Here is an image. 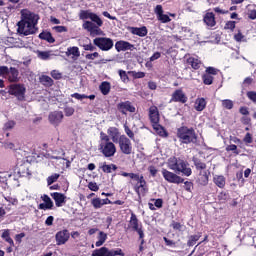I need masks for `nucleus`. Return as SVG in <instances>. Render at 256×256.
<instances>
[{
	"label": "nucleus",
	"instance_id": "obj_55",
	"mask_svg": "<svg viewBox=\"0 0 256 256\" xmlns=\"http://www.w3.org/2000/svg\"><path fill=\"white\" fill-rule=\"evenodd\" d=\"M74 99H78V101H83V99H87V95L85 94H79V93H74L71 95Z\"/></svg>",
	"mask_w": 256,
	"mask_h": 256
},
{
	"label": "nucleus",
	"instance_id": "obj_6",
	"mask_svg": "<svg viewBox=\"0 0 256 256\" xmlns=\"http://www.w3.org/2000/svg\"><path fill=\"white\" fill-rule=\"evenodd\" d=\"M130 179H133L134 181H137L135 185V191L136 193H147L149 191V188L147 187V182L145 181V178L143 175L130 173Z\"/></svg>",
	"mask_w": 256,
	"mask_h": 256
},
{
	"label": "nucleus",
	"instance_id": "obj_18",
	"mask_svg": "<svg viewBox=\"0 0 256 256\" xmlns=\"http://www.w3.org/2000/svg\"><path fill=\"white\" fill-rule=\"evenodd\" d=\"M171 101L174 103H185L187 101V96L183 93V90L178 89L172 94Z\"/></svg>",
	"mask_w": 256,
	"mask_h": 256
},
{
	"label": "nucleus",
	"instance_id": "obj_23",
	"mask_svg": "<svg viewBox=\"0 0 256 256\" xmlns=\"http://www.w3.org/2000/svg\"><path fill=\"white\" fill-rule=\"evenodd\" d=\"M52 197L56 203V207H63L67 203V196L62 193H54Z\"/></svg>",
	"mask_w": 256,
	"mask_h": 256
},
{
	"label": "nucleus",
	"instance_id": "obj_52",
	"mask_svg": "<svg viewBox=\"0 0 256 256\" xmlns=\"http://www.w3.org/2000/svg\"><path fill=\"white\" fill-rule=\"evenodd\" d=\"M64 113H65L66 117H71L73 115V113H75V108H73V107H66L64 109Z\"/></svg>",
	"mask_w": 256,
	"mask_h": 256
},
{
	"label": "nucleus",
	"instance_id": "obj_8",
	"mask_svg": "<svg viewBox=\"0 0 256 256\" xmlns=\"http://www.w3.org/2000/svg\"><path fill=\"white\" fill-rule=\"evenodd\" d=\"M118 145L121 153L124 155H131V153H133V144H131V140L127 136L121 135L118 140Z\"/></svg>",
	"mask_w": 256,
	"mask_h": 256
},
{
	"label": "nucleus",
	"instance_id": "obj_43",
	"mask_svg": "<svg viewBox=\"0 0 256 256\" xmlns=\"http://www.w3.org/2000/svg\"><path fill=\"white\" fill-rule=\"evenodd\" d=\"M119 75L123 83H129V76L127 75V72H125V70H119Z\"/></svg>",
	"mask_w": 256,
	"mask_h": 256
},
{
	"label": "nucleus",
	"instance_id": "obj_57",
	"mask_svg": "<svg viewBox=\"0 0 256 256\" xmlns=\"http://www.w3.org/2000/svg\"><path fill=\"white\" fill-rule=\"evenodd\" d=\"M132 76L134 77V79H143V77H145V72L132 71Z\"/></svg>",
	"mask_w": 256,
	"mask_h": 256
},
{
	"label": "nucleus",
	"instance_id": "obj_30",
	"mask_svg": "<svg viewBox=\"0 0 256 256\" xmlns=\"http://www.w3.org/2000/svg\"><path fill=\"white\" fill-rule=\"evenodd\" d=\"M192 161H193L197 171H199V173H200V171H205V169H207V164H205V162H202L200 159L194 157L192 159Z\"/></svg>",
	"mask_w": 256,
	"mask_h": 256
},
{
	"label": "nucleus",
	"instance_id": "obj_9",
	"mask_svg": "<svg viewBox=\"0 0 256 256\" xmlns=\"http://www.w3.org/2000/svg\"><path fill=\"white\" fill-rule=\"evenodd\" d=\"M25 85L23 84H11L8 89L9 95H14L17 97L18 101L25 100Z\"/></svg>",
	"mask_w": 256,
	"mask_h": 256
},
{
	"label": "nucleus",
	"instance_id": "obj_62",
	"mask_svg": "<svg viewBox=\"0 0 256 256\" xmlns=\"http://www.w3.org/2000/svg\"><path fill=\"white\" fill-rule=\"evenodd\" d=\"M155 13L157 15V18H159V16L163 14V6L157 5L155 8Z\"/></svg>",
	"mask_w": 256,
	"mask_h": 256
},
{
	"label": "nucleus",
	"instance_id": "obj_11",
	"mask_svg": "<svg viewBox=\"0 0 256 256\" xmlns=\"http://www.w3.org/2000/svg\"><path fill=\"white\" fill-rule=\"evenodd\" d=\"M96 47H99L101 51H111L113 49V39L107 37H97L93 40Z\"/></svg>",
	"mask_w": 256,
	"mask_h": 256
},
{
	"label": "nucleus",
	"instance_id": "obj_3",
	"mask_svg": "<svg viewBox=\"0 0 256 256\" xmlns=\"http://www.w3.org/2000/svg\"><path fill=\"white\" fill-rule=\"evenodd\" d=\"M99 150L107 158L115 157V153H117L115 142H112L109 135L105 134V132H100Z\"/></svg>",
	"mask_w": 256,
	"mask_h": 256
},
{
	"label": "nucleus",
	"instance_id": "obj_45",
	"mask_svg": "<svg viewBox=\"0 0 256 256\" xmlns=\"http://www.w3.org/2000/svg\"><path fill=\"white\" fill-rule=\"evenodd\" d=\"M13 127H15V121L13 120H9L8 122H6L4 124V131H11V129H13Z\"/></svg>",
	"mask_w": 256,
	"mask_h": 256
},
{
	"label": "nucleus",
	"instance_id": "obj_28",
	"mask_svg": "<svg viewBox=\"0 0 256 256\" xmlns=\"http://www.w3.org/2000/svg\"><path fill=\"white\" fill-rule=\"evenodd\" d=\"M204 23H206L208 27H215V14H213V12L207 13L204 17Z\"/></svg>",
	"mask_w": 256,
	"mask_h": 256
},
{
	"label": "nucleus",
	"instance_id": "obj_22",
	"mask_svg": "<svg viewBox=\"0 0 256 256\" xmlns=\"http://www.w3.org/2000/svg\"><path fill=\"white\" fill-rule=\"evenodd\" d=\"M43 203H40L38 209H42L43 211H47V209H53V201L47 195L42 196Z\"/></svg>",
	"mask_w": 256,
	"mask_h": 256
},
{
	"label": "nucleus",
	"instance_id": "obj_32",
	"mask_svg": "<svg viewBox=\"0 0 256 256\" xmlns=\"http://www.w3.org/2000/svg\"><path fill=\"white\" fill-rule=\"evenodd\" d=\"M205 107H207V101H205V98H198L195 102L196 111H203Z\"/></svg>",
	"mask_w": 256,
	"mask_h": 256
},
{
	"label": "nucleus",
	"instance_id": "obj_5",
	"mask_svg": "<svg viewBox=\"0 0 256 256\" xmlns=\"http://www.w3.org/2000/svg\"><path fill=\"white\" fill-rule=\"evenodd\" d=\"M128 227L129 229H132V231H136V233H138L139 239H141V245H143V243H145V233L143 232V225L139 223V219H137V215H135V213L131 214Z\"/></svg>",
	"mask_w": 256,
	"mask_h": 256
},
{
	"label": "nucleus",
	"instance_id": "obj_27",
	"mask_svg": "<svg viewBox=\"0 0 256 256\" xmlns=\"http://www.w3.org/2000/svg\"><path fill=\"white\" fill-rule=\"evenodd\" d=\"M108 203H111L109 199H100V198H95L92 200V205L94 209H101L103 205H108Z\"/></svg>",
	"mask_w": 256,
	"mask_h": 256
},
{
	"label": "nucleus",
	"instance_id": "obj_31",
	"mask_svg": "<svg viewBox=\"0 0 256 256\" xmlns=\"http://www.w3.org/2000/svg\"><path fill=\"white\" fill-rule=\"evenodd\" d=\"M98 241L95 243L96 247H101L107 241V233L100 231L97 236Z\"/></svg>",
	"mask_w": 256,
	"mask_h": 256
},
{
	"label": "nucleus",
	"instance_id": "obj_61",
	"mask_svg": "<svg viewBox=\"0 0 256 256\" xmlns=\"http://www.w3.org/2000/svg\"><path fill=\"white\" fill-rule=\"evenodd\" d=\"M247 97L248 99H250V101H254V103L256 102V92H247Z\"/></svg>",
	"mask_w": 256,
	"mask_h": 256
},
{
	"label": "nucleus",
	"instance_id": "obj_21",
	"mask_svg": "<svg viewBox=\"0 0 256 256\" xmlns=\"http://www.w3.org/2000/svg\"><path fill=\"white\" fill-rule=\"evenodd\" d=\"M149 117L153 125L159 123V109L156 106H151L149 109Z\"/></svg>",
	"mask_w": 256,
	"mask_h": 256
},
{
	"label": "nucleus",
	"instance_id": "obj_48",
	"mask_svg": "<svg viewBox=\"0 0 256 256\" xmlns=\"http://www.w3.org/2000/svg\"><path fill=\"white\" fill-rule=\"evenodd\" d=\"M217 73H219V69L215 67L206 68V75H217Z\"/></svg>",
	"mask_w": 256,
	"mask_h": 256
},
{
	"label": "nucleus",
	"instance_id": "obj_24",
	"mask_svg": "<svg viewBox=\"0 0 256 256\" xmlns=\"http://www.w3.org/2000/svg\"><path fill=\"white\" fill-rule=\"evenodd\" d=\"M130 33H132V35H137L138 37H147V27L143 26L140 28L137 27H131L130 28Z\"/></svg>",
	"mask_w": 256,
	"mask_h": 256
},
{
	"label": "nucleus",
	"instance_id": "obj_64",
	"mask_svg": "<svg viewBox=\"0 0 256 256\" xmlns=\"http://www.w3.org/2000/svg\"><path fill=\"white\" fill-rule=\"evenodd\" d=\"M248 17H249V19L255 20L256 19V10L255 9L249 10Z\"/></svg>",
	"mask_w": 256,
	"mask_h": 256
},
{
	"label": "nucleus",
	"instance_id": "obj_39",
	"mask_svg": "<svg viewBox=\"0 0 256 256\" xmlns=\"http://www.w3.org/2000/svg\"><path fill=\"white\" fill-rule=\"evenodd\" d=\"M213 76L210 74H204L202 76V81L204 83V85H213Z\"/></svg>",
	"mask_w": 256,
	"mask_h": 256
},
{
	"label": "nucleus",
	"instance_id": "obj_49",
	"mask_svg": "<svg viewBox=\"0 0 256 256\" xmlns=\"http://www.w3.org/2000/svg\"><path fill=\"white\" fill-rule=\"evenodd\" d=\"M171 226L175 231H183V229H185V226L179 222H173Z\"/></svg>",
	"mask_w": 256,
	"mask_h": 256
},
{
	"label": "nucleus",
	"instance_id": "obj_40",
	"mask_svg": "<svg viewBox=\"0 0 256 256\" xmlns=\"http://www.w3.org/2000/svg\"><path fill=\"white\" fill-rule=\"evenodd\" d=\"M201 236L199 235H192L189 237V240L187 242L188 247H193L194 245H196L197 241H199Z\"/></svg>",
	"mask_w": 256,
	"mask_h": 256
},
{
	"label": "nucleus",
	"instance_id": "obj_58",
	"mask_svg": "<svg viewBox=\"0 0 256 256\" xmlns=\"http://www.w3.org/2000/svg\"><path fill=\"white\" fill-rule=\"evenodd\" d=\"M53 29L56 33H67V27L65 26H55Z\"/></svg>",
	"mask_w": 256,
	"mask_h": 256
},
{
	"label": "nucleus",
	"instance_id": "obj_20",
	"mask_svg": "<svg viewBox=\"0 0 256 256\" xmlns=\"http://www.w3.org/2000/svg\"><path fill=\"white\" fill-rule=\"evenodd\" d=\"M108 137L112 140L113 143H118L121 133L117 127H109L107 130Z\"/></svg>",
	"mask_w": 256,
	"mask_h": 256
},
{
	"label": "nucleus",
	"instance_id": "obj_16",
	"mask_svg": "<svg viewBox=\"0 0 256 256\" xmlns=\"http://www.w3.org/2000/svg\"><path fill=\"white\" fill-rule=\"evenodd\" d=\"M49 123L54 125V127H58V125L63 121V112L54 111L51 112L48 116Z\"/></svg>",
	"mask_w": 256,
	"mask_h": 256
},
{
	"label": "nucleus",
	"instance_id": "obj_19",
	"mask_svg": "<svg viewBox=\"0 0 256 256\" xmlns=\"http://www.w3.org/2000/svg\"><path fill=\"white\" fill-rule=\"evenodd\" d=\"M6 79L10 83H18V81H19V70L15 67H10V70H8V74L6 76Z\"/></svg>",
	"mask_w": 256,
	"mask_h": 256
},
{
	"label": "nucleus",
	"instance_id": "obj_54",
	"mask_svg": "<svg viewBox=\"0 0 256 256\" xmlns=\"http://www.w3.org/2000/svg\"><path fill=\"white\" fill-rule=\"evenodd\" d=\"M84 51H95L97 49L91 42L89 44L82 45Z\"/></svg>",
	"mask_w": 256,
	"mask_h": 256
},
{
	"label": "nucleus",
	"instance_id": "obj_60",
	"mask_svg": "<svg viewBox=\"0 0 256 256\" xmlns=\"http://www.w3.org/2000/svg\"><path fill=\"white\" fill-rule=\"evenodd\" d=\"M224 29H230L231 31H233V29H235V21H228Z\"/></svg>",
	"mask_w": 256,
	"mask_h": 256
},
{
	"label": "nucleus",
	"instance_id": "obj_1",
	"mask_svg": "<svg viewBox=\"0 0 256 256\" xmlns=\"http://www.w3.org/2000/svg\"><path fill=\"white\" fill-rule=\"evenodd\" d=\"M39 16L31 12H22L21 20L18 22V33L23 37L27 35H35L38 31L37 23Z\"/></svg>",
	"mask_w": 256,
	"mask_h": 256
},
{
	"label": "nucleus",
	"instance_id": "obj_38",
	"mask_svg": "<svg viewBox=\"0 0 256 256\" xmlns=\"http://www.w3.org/2000/svg\"><path fill=\"white\" fill-rule=\"evenodd\" d=\"M214 183L217 187H219L220 189H223V187H225V177L224 176H215Z\"/></svg>",
	"mask_w": 256,
	"mask_h": 256
},
{
	"label": "nucleus",
	"instance_id": "obj_12",
	"mask_svg": "<svg viewBox=\"0 0 256 256\" xmlns=\"http://www.w3.org/2000/svg\"><path fill=\"white\" fill-rule=\"evenodd\" d=\"M83 29L88 31L92 37H95L97 35H102L103 30H101L99 27L101 26H95V23L91 21H85L82 25Z\"/></svg>",
	"mask_w": 256,
	"mask_h": 256
},
{
	"label": "nucleus",
	"instance_id": "obj_26",
	"mask_svg": "<svg viewBox=\"0 0 256 256\" xmlns=\"http://www.w3.org/2000/svg\"><path fill=\"white\" fill-rule=\"evenodd\" d=\"M1 237L4 239V241H6V243L10 245V247H15V242H13V238L11 237V230H3Z\"/></svg>",
	"mask_w": 256,
	"mask_h": 256
},
{
	"label": "nucleus",
	"instance_id": "obj_2",
	"mask_svg": "<svg viewBox=\"0 0 256 256\" xmlns=\"http://www.w3.org/2000/svg\"><path fill=\"white\" fill-rule=\"evenodd\" d=\"M168 167L174 171V173H182L185 177H191V167L189 163L181 158L171 157L168 159Z\"/></svg>",
	"mask_w": 256,
	"mask_h": 256
},
{
	"label": "nucleus",
	"instance_id": "obj_46",
	"mask_svg": "<svg viewBox=\"0 0 256 256\" xmlns=\"http://www.w3.org/2000/svg\"><path fill=\"white\" fill-rule=\"evenodd\" d=\"M222 107H224V109H233V101L229 99L222 100Z\"/></svg>",
	"mask_w": 256,
	"mask_h": 256
},
{
	"label": "nucleus",
	"instance_id": "obj_50",
	"mask_svg": "<svg viewBox=\"0 0 256 256\" xmlns=\"http://www.w3.org/2000/svg\"><path fill=\"white\" fill-rule=\"evenodd\" d=\"M57 179H59V174H53L50 177H48L47 182L48 185H53V183H55V181H57Z\"/></svg>",
	"mask_w": 256,
	"mask_h": 256
},
{
	"label": "nucleus",
	"instance_id": "obj_42",
	"mask_svg": "<svg viewBox=\"0 0 256 256\" xmlns=\"http://www.w3.org/2000/svg\"><path fill=\"white\" fill-rule=\"evenodd\" d=\"M39 59H43V61H47L49 57H51V53L47 51H40L38 52Z\"/></svg>",
	"mask_w": 256,
	"mask_h": 256
},
{
	"label": "nucleus",
	"instance_id": "obj_59",
	"mask_svg": "<svg viewBox=\"0 0 256 256\" xmlns=\"http://www.w3.org/2000/svg\"><path fill=\"white\" fill-rule=\"evenodd\" d=\"M244 143H253V136H251V133H247L243 139Z\"/></svg>",
	"mask_w": 256,
	"mask_h": 256
},
{
	"label": "nucleus",
	"instance_id": "obj_15",
	"mask_svg": "<svg viewBox=\"0 0 256 256\" xmlns=\"http://www.w3.org/2000/svg\"><path fill=\"white\" fill-rule=\"evenodd\" d=\"M69 237H71L69 230H61L57 232L55 235L57 245H65L69 241Z\"/></svg>",
	"mask_w": 256,
	"mask_h": 256
},
{
	"label": "nucleus",
	"instance_id": "obj_44",
	"mask_svg": "<svg viewBox=\"0 0 256 256\" xmlns=\"http://www.w3.org/2000/svg\"><path fill=\"white\" fill-rule=\"evenodd\" d=\"M9 70V67L7 66H0V77H4V79H7Z\"/></svg>",
	"mask_w": 256,
	"mask_h": 256
},
{
	"label": "nucleus",
	"instance_id": "obj_10",
	"mask_svg": "<svg viewBox=\"0 0 256 256\" xmlns=\"http://www.w3.org/2000/svg\"><path fill=\"white\" fill-rule=\"evenodd\" d=\"M80 19H90V23H94L95 26L103 27V20H101V17L99 15L89 11V10H82L79 14Z\"/></svg>",
	"mask_w": 256,
	"mask_h": 256
},
{
	"label": "nucleus",
	"instance_id": "obj_34",
	"mask_svg": "<svg viewBox=\"0 0 256 256\" xmlns=\"http://www.w3.org/2000/svg\"><path fill=\"white\" fill-rule=\"evenodd\" d=\"M100 168L102 169L103 173H112V171H117V165L115 164L104 163Z\"/></svg>",
	"mask_w": 256,
	"mask_h": 256
},
{
	"label": "nucleus",
	"instance_id": "obj_37",
	"mask_svg": "<svg viewBox=\"0 0 256 256\" xmlns=\"http://www.w3.org/2000/svg\"><path fill=\"white\" fill-rule=\"evenodd\" d=\"M189 65H191L192 69H199L201 67V60L197 58L190 57L188 59Z\"/></svg>",
	"mask_w": 256,
	"mask_h": 256
},
{
	"label": "nucleus",
	"instance_id": "obj_7",
	"mask_svg": "<svg viewBox=\"0 0 256 256\" xmlns=\"http://www.w3.org/2000/svg\"><path fill=\"white\" fill-rule=\"evenodd\" d=\"M92 256H125L121 248L109 249L107 247H102L96 249L92 252Z\"/></svg>",
	"mask_w": 256,
	"mask_h": 256
},
{
	"label": "nucleus",
	"instance_id": "obj_33",
	"mask_svg": "<svg viewBox=\"0 0 256 256\" xmlns=\"http://www.w3.org/2000/svg\"><path fill=\"white\" fill-rule=\"evenodd\" d=\"M39 38L47 41L48 43H55V38H53L51 32H42L39 34Z\"/></svg>",
	"mask_w": 256,
	"mask_h": 256
},
{
	"label": "nucleus",
	"instance_id": "obj_53",
	"mask_svg": "<svg viewBox=\"0 0 256 256\" xmlns=\"http://www.w3.org/2000/svg\"><path fill=\"white\" fill-rule=\"evenodd\" d=\"M226 151H233V153H235V155H239V152L237 150V145H235V144L228 145L226 147Z\"/></svg>",
	"mask_w": 256,
	"mask_h": 256
},
{
	"label": "nucleus",
	"instance_id": "obj_4",
	"mask_svg": "<svg viewBox=\"0 0 256 256\" xmlns=\"http://www.w3.org/2000/svg\"><path fill=\"white\" fill-rule=\"evenodd\" d=\"M177 137L180 143H183L184 145H189V143H197V133L195 132V129L187 126H182L177 129Z\"/></svg>",
	"mask_w": 256,
	"mask_h": 256
},
{
	"label": "nucleus",
	"instance_id": "obj_13",
	"mask_svg": "<svg viewBox=\"0 0 256 256\" xmlns=\"http://www.w3.org/2000/svg\"><path fill=\"white\" fill-rule=\"evenodd\" d=\"M162 175L165 181H168V183H183V178L173 172L168 171L167 169L162 170Z\"/></svg>",
	"mask_w": 256,
	"mask_h": 256
},
{
	"label": "nucleus",
	"instance_id": "obj_17",
	"mask_svg": "<svg viewBox=\"0 0 256 256\" xmlns=\"http://www.w3.org/2000/svg\"><path fill=\"white\" fill-rule=\"evenodd\" d=\"M118 111L122 113V115H127V113H135V106L131 104L129 101L121 102L117 105Z\"/></svg>",
	"mask_w": 256,
	"mask_h": 256
},
{
	"label": "nucleus",
	"instance_id": "obj_35",
	"mask_svg": "<svg viewBox=\"0 0 256 256\" xmlns=\"http://www.w3.org/2000/svg\"><path fill=\"white\" fill-rule=\"evenodd\" d=\"M67 57L73 55L74 57H80L81 52L79 51V48L77 46L69 47L66 51Z\"/></svg>",
	"mask_w": 256,
	"mask_h": 256
},
{
	"label": "nucleus",
	"instance_id": "obj_51",
	"mask_svg": "<svg viewBox=\"0 0 256 256\" xmlns=\"http://www.w3.org/2000/svg\"><path fill=\"white\" fill-rule=\"evenodd\" d=\"M97 57H99V52H94L85 55V59H88L89 61H94V59H97Z\"/></svg>",
	"mask_w": 256,
	"mask_h": 256
},
{
	"label": "nucleus",
	"instance_id": "obj_41",
	"mask_svg": "<svg viewBox=\"0 0 256 256\" xmlns=\"http://www.w3.org/2000/svg\"><path fill=\"white\" fill-rule=\"evenodd\" d=\"M124 131L126 135L129 137V139H132V141H135V133L132 132L131 128H129L127 124H124Z\"/></svg>",
	"mask_w": 256,
	"mask_h": 256
},
{
	"label": "nucleus",
	"instance_id": "obj_63",
	"mask_svg": "<svg viewBox=\"0 0 256 256\" xmlns=\"http://www.w3.org/2000/svg\"><path fill=\"white\" fill-rule=\"evenodd\" d=\"M4 149H15V144L10 141L4 142Z\"/></svg>",
	"mask_w": 256,
	"mask_h": 256
},
{
	"label": "nucleus",
	"instance_id": "obj_25",
	"mask_svg": "<svg viewBox=\"0 0 256 256\" xmlns=\"http://www.w3.org/2000/svg\"><path fill=\"white\" fill-rule=\"evenodd\" d=\"M197 182L199 183V185H202V186H205L207 185V183H209V175L207 170H203L199 172Z\"/></svg>",
	"mask_w": 256,
	"mask_h": 256
},
{
	"label": "nucleus",
	"instance_id": "obj_29",
	"mask_svg": "<svg viewBox=\"0 0 256 256\" xmlns=\"http://www.w3.org/2000/svg\"><path fill=\"white\" fill-rule=\"evenodd\" d=\"M99 90L101 91L102 95H107L108 93H111V83L108 81H104L100 84Z\"/></svg>",
	"mask_w": 256,
	"mask_h": 256
},
{
	"label": "nucleus",
	"instance_id": "obj_36",
	"mask_svg": "<svg viewBox=\"0 0 256 256\" xmlns=\"http://www.w3.org/2000/svg\"><path fill=\"white\" fill-rule=\"evenodd\" d=\"M40 83L45 85V87H51L53 85V79L47 75H42L40 77Z\"/></svg>",
	"mask_w": 256,
	"mask_h": 256
},
{
	"label": "nucleus",
	"instance_id": "obj_47",
	"mask_svg": "<svg viewBox=\"0 0 256 256\" xmlns=\"http://www.w3.org/2000/svg\"><path fill=\"white\" fill-rule=\"evenodd\" d=\"M158 21H160L161 23H170L171 18H169V15L162 14L158 17Z\"/></svg>",
	"mask_w": 256,
	"mask_h": 256
},
{
	"label": "nucleus",
	"instance_id": "obj_14",
	"mask_svg": "<svg viewBox=\"0 0 256 256\" xmlns=\"http://www.w3.org/2000/svg\"><path fill=\"white\" fill-rule=\"evenodd\" d=\"M115 49L118 53H121V51H135V45L127 41L120 40L115 43Z\"/></svg>",
	"mask_w": 256,
	"mask_h": 256
},
{
	"label": "nucleus",
	"instance_id": "obj_56",
	"mask_svg": "<svg viewBox=\"0 0 256 256\" xmlns=\"http://www.w3.org/2000/svg\"><path fill=\"white\" fill-rule=\"evenodd\" d=\"M152 203L158 209H161L163 207V200L162 199H152Z\"/></svg>",
	"mask_w": 256,
	"mask_h": 256
}]
</instances>
